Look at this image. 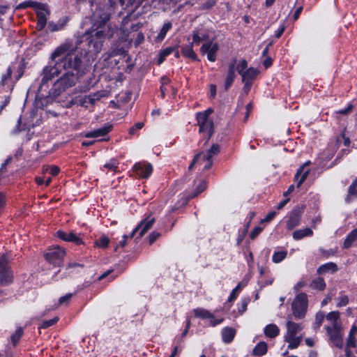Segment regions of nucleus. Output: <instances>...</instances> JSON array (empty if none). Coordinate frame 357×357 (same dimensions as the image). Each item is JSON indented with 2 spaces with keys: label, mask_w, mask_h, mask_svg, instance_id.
<instances>
[{
  "label": "nucleus",
  "mask_w": 357,
  "mask_h": 357,
  "mask_svg": "<svg viewBox=\"0 0 357 357\" xmlns=\"http://www.w3.org/2000/svg\"><path fill=\"white\" fill-rule=\"evenodd\" d=\"M81 42L78 39L66 40L51 53L50 60L53 65L46 66L43 70L38 96H44L41 94L44 86L56 76L61 75L53 84V94L59 96L75 86L85 74L82 60L83 54L79 50Z\"/></svg>",
  "instance_id": "nucleus-1"
},
{
  "label": "nucleus",
  "mask_w": 357,
  "mask_h": 357,
  "mask_svg": "<svg viewBox=\"0 0 357 357\" xmlns=\"http://www.w3.org/2000/svg\"><path fill=\"white\" fill-rule=\"evenodd\" d=\"M93 20L100 18V24L96 29H92L87 31L86 36L89 40V52L97 54L101 51L104 40L111 38L114 34V31L110 25L105 24L106 21L109 20V15L107 13L100 14L96 10L93 14Z\"/></svg>",
  "instance_id": "nucleus-2"
},
{
  "label": "nucleus",
  "mask_w": 357,
  "mask_h": 357,
  "mask_svg": "<svg viewBox=\"0 0 357 357\" xmlns=\"http://www.w3.org/2000/svg\"><path fill=\"white\" fill-rule=\"evenodd\" d=\"M308 306L307 296L305 293L298 294L291 303L292 312L295 318L301 319L305 317Z\"/></svg>",
  "instance_id": "nucleus-3"
},
{
  "label": "nucleus",
  "mask_w": 357,
  "mask_h": 357,
  "mask_svg": "<svg viewBox=\"0 0 357 357\" xmlns=\"http://www.w3.org/2000/svg\"><path fill=\"white\" fill-rule=\"evenodd\" d=\"M14 281V273L9 261L3 255L0 257V287L10 285Z\"/></svg>",
  "instance_id": "nucleus-4"
},
{
  "label": "nucleus",
  "mask_w": 357,
  "mask_h": 357,
  "mask_svg": "<svg viewBox=\"0 0 357 357\" xmlns=\"http://www.w3.org/2000/svg\"><path fill=\"white\" fill-rule=\"evenodd\" d=\"M219 145L213 144L209 150L205 153H199L197 154L191 164L189 166V169H192L193 165L197 162H204V169H208L212 165V158L219 153Z\"/></svg>",
  "instance_id": "nucleus-5"
},
{
  "label": "nucleus",
  "mask_w": 357,
  "mask_h": 357,
  "mask_svg": "<svg viewBox=\"0 0 357 357\" xmlns=\"http://www.w3.org/2000/svg\"><path fill=\"white\" fill-rule=\"evenodd\" d=\"M247 68V61L245 59H242L239 61L236 66V70L241 75L242 82H252L257 78L259 71L255 68Z\"/></svg>",
  "instance_id": "nucleus-6"
},
{
  "label": "nucleus",
  "mask_w": 357,
  "mask_h": 357,
  "mask_svg": "<svg viewBox=\"0 0 357 357\" xmlns=\"http://www.w3.org/2000/svg\"><path fill=\"white\" fill-rule=\"evenodd\" d=\"M66 251L59 247L50 250L44 255L45 259L54 266H61L63 262Z\"/></svg>",
  "instance_id": "nucleus-7"
},
{
  "label": "nucleus",
  "mask_w": 357,
  "mask_h": 357,
  "mask_svg": "<svg viewBox=\"0 0 357 357\" xmlns=\"http://www.w3.org/2000/svg\"><path fill=\"white\" fill-rule=\"evenodd\" d=\"M193 313L195 317L196 318H199L202 319H210L209 326L211 327H215L222 324L225 320L223 317L216 318L215 316L209 310L202 307H197L194 309Z\"/></svg>",
  "instance_id": "nucleus-8"
},
{
  "label": "nucleus",
  "mask_w": 357,
  "mask_h": 357,
  "mask_svg": "<svg viewBox=\"0 0 357 357\" xmlns=\"http://www.w3.org/2000/svg\"><path fill=\"white\" fill-rule=\"evenodd\" d=\"M326 330L333 344L336 347L341 349L343 347V339L340 334V326L338 324H333V327L326 326Z\"/></svg>",
  "instance_id": "nucleus-9"
},
{
  "label": "nucleus",
  "mask_w": 357,
  "mask_h": 357,
  "mask_svg": "<svg viewBox=\"0 0 357 357\" xmlns=\"http://www.w3.org/2000/svg\"><path fill=\"white\" fill-rule=\"evenodd\" d=\"M219 49V45L216 42L210 41L204 43L200 51L202 54H207V59L211 62H214L216 60V52Z\"/></svg>",
  "instance_id": "nucleus-10"
},
{
  "label": "nucleus",
  "mask_w": 357,
  "mask_h": 357,
  "mask_svg": "<svg viewBox=\"0 0 357 357\" xmlns=\"http://www.w3.org/2000/svg\"><path fill=\"white\" fill-rule=\"evenodd\" d=\"M134 171L141 178H149L153 172V167L150 163L139 162L135 165Z\"/></svg>",
  "instance_id": "nucleus-11"
},
{
  "label": "nucleus",
  "mask_w": 357,
  "mask_h": 357,
  "mask_svg": "<svg viewBox=\"0 0 357 357\" xmlns=\"http://www.w3.org/2000/svg\"><path fill=\"white\" fill-rule=\"evenodd\" d=\"M56 236L64 241L74 243L77 245H79L84 243L82 238L77 236L73 232L66 233L61 230H59L56 231Z\"/></svg>",
  "instance_id": "nucleus-12"
},
{
  "label": "nucleus",
  "mask_w": 357,
  "mask_h": 357,
  "mask_svg": "<svg viewBox=\"0 0 357 357\" xmlns=\"http://www.w3.org/2000/svg\"><path fill=\"white\" fill-rule=\"evenodd\" d=\"M112 124L107 123L102 128L86 132L84 136L87 138L103 137L112 130Z\"/></svg>",
  "instance_id": "nucleus-13"
},
{
  "label": "nucleus",
  "mask_w": 357,
  "mask_h": 357,
  "mask_svg": "<svg viewBox=\"0 0 357 357\" xmlns=\"http://www.w3.org/2000/svg\"><path fill=\"white\" fill-rule=\"evenodd\" d=\"M236 330L232 327H225L222 329V340L225 344L231 343L236 335Z\"/></svg>",
  "instance_id": "nucleus-14"
},
{
  "label": "nucleus",
  "mask_w": 357,
  "mask_h": 357,
  "mask_svg": "<svg viewBox=\"0 0 357 357\" xmlns=\"http://www.w3.org/2000/svg\"><path fill=\"white\" fill-rule=\"evenodd\" d=\"M213 132V123L211 119L206 123H205L203 126H199V132L203 134V135L206 138V141H208L211 137Z\"/></svg>",
  "instance_id": "nucleus-15"
},
{
  "label": "nucleus",
  "mask_w": 357,
  "mask_h": 357,
  "mask_svg": "<svg viewBox=\"0 0 357 357\" xmlns=\"http://www.w3.org/2000/svg\"><path fill=\"white\" fill-rule=\"evenodd\" d=\"M338 270V267L336 264L333 262H328L321 265L317 269V273L318 274H324L326 273H335Z\"/></svg>",
  "instance_id": "nucleus-16"
},
{
  "label": "nucleus",
  "mask_w": 357,
  "mask_h": 357,
  "mask_svg": "<svg viewBox=\"0 0 357 357\" xmlns=\"http://www.w3.org/2000/svg\"><path fill=\"white\" fill-rule=\"evenodd\" d=\"M303 210V207L301 206L294 208L289 214L288 223H298L301 220Z\"/></svg>",
  "instance_id": "nucleus-17"
},
{
  "label": "nucleus",
  "mask_w": 357,
  "mask_h": 357,
  "mask_svg": "<svg viewBox=\"0 0 357 357\" xmlns=\"http://www.w3.org/2000/svg\"><path fill=\"white\" fill-rule=\"evenodd\" d=\"M286 326L287 332L285 336H296L298 332L303 329L300 324H297L291 321H288Z\"/></svg>",
  "instance_id": "nucleus-18"
},
{
  "label": "nucleus",
  "mask_w": 357,
  "mask_h": 357,
  "mask_svg": "<svg viewBox=\"0 0 357 357\" xmlns=\"http://www.w3.org/2000/svg\"><path fill=\"white\" fill-rule=\"evenodd\" d=\"M264 333L266 337L275 338L279 335L280 329L276 324H269L265 326Z\"/></svg>",
  "instance_id": "nucleus-19"
},
{
  "label": "nucleus",
  "mask_w": 357,
  "mask_h": 357,
  "mask_svg": "<svg viewBox=\"0 0 357 357\" xmlns=\"http://www.w3.org/2000/svg\"><path fill=\"white\" fill-rule=\"evenodd\" d=\"M309 286L312 289L323 291L326 289V284L323 278L318 277L312 280Z\"/></svg>",
  "instance_id": "nucleus-20"
},
{
  "label": "nucleus",
  "mask_w": 357,
  "mask_h": 357,
  "mask_svg": "<svg viewBox=\"0 0 357 357\" xmlns=\"http://www.w3.org/2000/svg\"><path fill=\"white\" fill-rule=\"evenodd\" d=\"M312 234V230L309 227H306L302 229H297L294 231L292 236L295 240H301L304 237L311 236Z\"/></svg>",
  "instance_id": "nucleus-21"
},
{
  "label": "nucleus",
  "mask_w": 357,
  "mask_h": 357,
  "mask_svg": "<svg viewBox=\"0 0 357 357\" xmlns=\"http://www.w3.org/2000/svg\"><path fill=\"white\" fill-rule=\"evenodd\" d=\"M305 165L301 167L295 175V181L297 183V187L299 188L305 181L309 174V170H304Z\"/></svg>",
  "instance_id": "nucleus-22"
},
{
  "label": "nucleus",
  "mask_w": 357,
  "mask_h": 357,
  "mask_svg": "<svg viewBox=\"0 0 357 357\" xmlns=\"http://www.w3.org/2000/svg\"><path fill=\"white\" fill-rule=\"evenodd\" d=\"M357 240V228L349 232L343 243V248L348 249L351 247L353 243Z\"/></svg>",
  "instance_id": "nucleus-23"
},
{
  "label": "nucleus",
  "mask_w": 357,
  "mask_h": 357,
  "mask_svg": "<svg viewBox=\"0 0 357 357\" xmlns=\"http://www.w3.org/2000/svg\"><path fill=\"white\" fill-rule=\"evenodd\" d=\"M268 349L267 344L262 341L256 344L252 350V354L256 356H261L266 354Z\"/></svg>",
  "instance_id": "nucleus-24"
},
{
  "label": "nucleus",
  "mask_w": 357,
  "mask_h": 357,
  "mask_svg": "<svg viewBox=\"0 0 357 357\" xmlns=\"http://www.w3.org/2000/svg\"><path fill=\"white\" fill-rule=\"evenodd\" d=\"M235 76L234 64H231L229 67L228 73L225 82V90H227L231 86L232 83L234 82Z\"/></svg>",
  "instance_id": "nucleus-25"
},
{
  "label": "nucleus",
  "mask_w": 357,
  "mask_h": 357,
  "mask_svg": "<svg viewBox=\"0 0 357 357\" xmlns=\"http://www.w3.org/2000/svg\"><path fill=\"white\" fill-rule=\"evenodd\" d=\"M285 341L289 343V349H294L300 345L301 337L297 336H285Z\"/></svg>",
  "instance_id": "nucleus-26"
},
{
  "label": "nucleus",
  "mask_w": 357,
  "mask_h": 357,
  "mask_svg": "<svg viewBox=\"0 0 357 357\" xmlns=\"http://www.w3.org/2000/svg\"><path fill=\"white\" fill-rule=\"evenodd\" d=\"M287 254L286 249L275 251L272 256V261L275 264L280 263L287 257Z\"/></svg>",
  "instance_id": "nucleus-27"
},
{
  "label": "nucleus",
  "mask_w": 357,
  "mask_h": 357,
  "mask_svg": "<svg viewBox=\"0 0 357 357\" xmlns=\"http://www.w3.org/2000/svg\"><path fill=\"white\" fill-rule=\"evenodd\" d=\"M172 24L170 22H165L155 38L157 42H161L166 36L167 33L172 29Z\"/></svg>",
  "instance_id": "nucleus-28"
},
{
  "label": "nucleus",
  "mask_w": 357,
  "mask_h": 357,
  "mask_svg": "<svg viewBox=\"0 0 357 357\" xmlns=\"http://www.w3.org/2000/svg\"><path fill=\"white\" fill-rule=\"evenodd\" d=\"M206 188V183L204 181H200L196 188L195 191L192 194H191L188 199H185L183 200V204H186L189 199L195 197L199 194L202 192Z\"/></svg>",
  "instance_id": "nucleus-29"
},
{
  "label": "nucleus",
  "mask_w": 357,
  "mask_h": 357,
  "mask_svg": "<svg viewBox=\"0 0 357 357\" xmlns=\"http://www.w3.org/2000/svg\"><path fill=\"white\" fill-rule=\"evenodd\" d=\"M246 285V284H243L241 282H240L234 289H232L231 292L230 293V295L228 298V300L227 301L228 302H233L234 301L239 293L241 291V290L243 289V288Z\"/></svg>",
  "instance_id": "nucleus-30"
},
{
  "label": "nucleus",
  "mask_w": 357,
  "mask_h": 357,
  "mask_svg": "<svg viewBox=\"0 0 357 357\" xmlns=\"http://www.w3.org/2000/svg\"><path fill=\"white\" fill-rule=\"evenodd\" d=\"M23 334V328L22 327H18L15 330V333L11 335L10 341L13 347H16L18 344Z\"/></svg>",
  "instance_id": "nucleus-31"
},
{
  "label": "nucleus",
  "mask_w": 357,
  "mask_h": 357,
  "mask_svg": "<svg viewBox=\"0 0 357 357\" xmlns=\"http://www.w3.org/2000/svg\"><path fill=\"white\" fill-rule=\"evenodd\" d=\"M211 112L212 110L208 109L204 112H200L197 114V119L199 127L202 125L203 126L205 123L211 120V119H209V114L211 113Z\"/></svg>",
  "instance_id": "nucleus-32"
},
{
  "label": "nucleus",
  "mask_w": 357,
  "mask_h": 357,
  "mask_svg": "<svg viewBox=\"0 0 357 357\" xmlns=\"http://www.w3.org/2000/svg\"><path fill=\"white\" fill-rule=\"evenodd\" d=\"M142 225H137V226L132 229V232L127 235V234H124L123 236H122V240H121L119 243V244L117 245V247L118 246H120L121 248H123L126 246V243H127V241L128 239H132L134 236L135 235V233L139 230V229L141 227Z\"/></svg>",
  "instance_id": "nucleus-33"
},
{
  "label": "nucleus",
  "mask_w": 357,
  "mask_h": 357,
  "mask_svg": "<svg viewBox=\"0 0 357 357\" xmlns=\"http://www.w3.org/2000/svg\"><path fill=\"white\" fill-rule=\"evenodd\" d=\"M181 52L185 57L190 58L194 61L197 60V55L192 49V44L190 45L183 46L181 48Z\"/></svg>",
  "instance_id": "nucleus-34"
},
{
  "label": "nucleus",
  "mask_w": 357,
  "mask_h": 357,
  "mask_svg": "<svg viewBox=\"0 0 357 357\" xmlns=\"http://www.w3.org/2000/svg\"><path fill=\"white\" fill-rule=\"evenodd\" d=\"M207 39V35L205 33H200L197 31H194L192 33V45L199 44L201 42L204 41Z\"/></svg>",
  "instance_id": "nucleus-35"
},
{
  "label": "nucleus",
  "mask_w": 357,
  "mask_h": 357,
  "mask_svg": "<svg viewBox=\"0 0 357 357\" xmlns=\"http://www.w3.org/2000/svg\"><path fill=\"white\" fill-rule=\"evenodd\" d=\"M109 238L106 236H102L94 242L95 246L100 248H107L109 244Z\"/></svg>",
  "instance_id": "nucleus-36"
},
{
  "label": "nucleus",
  "mask_w": 357,
  "mask_h": 357,
  "mask_svg": "<svg viewBox=\"0 0 357 357\" xmlns=\"http://www.w3.org/2000/svg\"><path fill=\"white\" fill-rule=\"evenodd\" d=\"M337 307H342L346 306L349 301V297L347 295L344 294V291L340 292V296L337 298Z\"/></svg>",
  "instance_id": "nucleus-37"
},
{
  "label": "nucleus",
  "mask_w": 357,
  "mask_h": 357,
  "mask_svg": "<svg viewBox=\"0 0 357 357\" xmlns=\"http://www.w3.org/2000/svg\"><path fill=\"white\" fill-rule=\"evenodd\" d=\"M249 226L250 225H244L243 228L239 230L238 235L236 238V243L238 245H239L243 241L248 232Z\"/></svg>",
  "instance_id": "nucleus-38"
},
{
  "label": "nucleus",
  "mask_w": 357,
  "mask_h": 357,
  "mask_svg": "<svg viewBox=\"0 0 357 357\" xmlns=\"http://www.w3.org/2000/svg\"><path fill=\"white\" fill-rule=\"evenodd\" d=\"M357 196V188L354 185V184H351L349 190H348V195L346 197V201L347 202H350L352 201L354 198H356Z\"/></svg>",
  "instance_id": "nucleus-39"
},
{
  "label": "nucleus",
  "mask_w": 357,
  "mask_h": 357,
  "mask_svg": "<svg viewBox=\"0 0 357 357\" xmlns=\"http://www.w3.org/2000/svg\"><path fill=\"white\" fill-rule=\"evenodd\" d=\"M58 321H59V317H54V318L50 319L49 320H45L41 324V326L40 327L42 328H49V327L56 324L58 322Z\"/></svg>",
  "instance_id": "nucleus-40"
},
{
  "label": "nucleus",
  "mask_w": 357,
  "mask_h": 357,
  "mask_svg": "<svg viewBox=\"0 0 357 357\" xmlns=\"http://www.w3.org/2000/svg\"><path fill=\"white\" fill-rule=\"evenodd\" d=\"M319 251L321 255L326 259L330 257L331 256H333L337 253V250L334 249L324 250L323 248H320Z\"/></svg>",
  "instance_id": "nucleus-41"
},
{
  "label": "nucleus",
  "mask_w": 357,
  "mask_h": 357,
  "mask_svg": "<svg viewBox=\"0 0 357 357\" xmlns=\"http://www.w3.org/2000/svg\"><path fill=\"white\" fill-rule=\"evenodd\" d=\"M249 300L247 298L241 299V303L238 307V311L240 314H243L247 310Z\"/></svg>",
  "instance_id": "nucleus-42"
},
{
  "label": "nucleus",
  "mask_w": 357,
  "mask_h": 357,
  "mask_svg": "<svg viewBox=\"0 0 357 357\" xmlns=\"http://www.w3.org/2000/svg\"><path fill=\"white\" fill-rule=\"evenodd\" d=\"M340 317V312L338 311H333L326 315V319L330 321H333L334 324L337 323V320Z\"/></svg>",
  "instance_id": "nucleus-43"
},
{
  "label": "nucleus",
  "mask_w": 357,
  "mask_h": 357,
  "mask_svg": "<svg viewBox=\"0 0 357 357\" xmlns=\"http://www.w3.org/2000/svg\"><path fill=\"white\" fill-rule=\"evenodd\" d=\"M49 172L52 176H56L59 172V168L57 166L44 167L43 172Z\"/></svg>",
  "instance_id": "nucleus-44"
},
{
  "label": "nucleus",
  "mask_w": 357,
  "mask_h": 357,
  "mask_svg": "<svg viewBox=\"0 0 357 357\" xmlns=\"http://www.w3.org/2000/svg\"><path fill=\"white\" fill-rule=\"evenodd\" d=\"M273 282V278H272L267 279V280L259 279V280H258V285L259 286L260 289H261L262 288L265 287L266 286L272 284Z\"/></svg>",
  "instance_id": "nucleus-45"
},
{
  "label": "nucleus",
  "mask_w": 357,
  "mask_h": 357,
  "mask_svg": "<svg viewBox=\"0 0 357 357\" xmlns=\"http://www.w3.org/2000/svg\"><path fill=\"white\" fill-rule=\"evenodd\" d=\"M263 228L261 227H255L250 233V238L254 240L262 231Z\"/></svg>",
  "instance_id": "nucleus-46"
},
{
  "label": "nucleus",
  "mask_w": 357,
  "mask_h": 357,
  "mask_svg": "<svg viewBox=\"0 0 357 357\" xmlns=\"http://www.w3.org/2000/svg\"><path fill=\"white\" fill-rule=\"evenodd\" d=\"M100 99V96L98 95H89L84 98V102H89L91 105H93L96 100Z\"/></svg>",
  "instance_id": "nucleus-47"
},
{
  "label": "nucleus",
  "mask_w": 357,
  "mask_h": 357,
  "mask_svg": "<svg viewBox=\"0 0 357 357\" xmlns=\"http://www.w3.org/2000/svg\"><path fill=\"white\" fill-rule=\"evenodd\" d=\"M356 347V341L352 334L349 335V337L347 342V347L355 348Z\"/></svg>",
  "instance_id": "nucleus-48"
},
{
  "label": "nucleus",
  "mask_w": 357,
  "mask_h": 357,
  "mask_svg": "<svg viewBox=\"0 0 357 357\" xmlns=\"http://www.w3.org/2000/svg\"><path fill=\"white\" fill-rule=\"evenodd\" d=\"M307 285V282L303 279L299 280L294 287V290L295 292L299 291L303 287Z\"/></svg>",
  "instance_id": "nucleus-49"
},
{
  "label": "nucleus",
  "mask_w": 357,
  "mask_h": 357,
  "mask_svg": "<svg viewBox=\"0 0 357 357\" xmlns=\"http://www.w3.org/2000/svg\"><path fill=\"white\" fill-rule=\"evenodd\" d=\"M46 22H47L46 17L41 16L40 17H38L37 28L40 30L43 29L45 26Z\"/></svg>",
  "instance_id": "nucleus-50"
},
{
  "label": "nucleus",
  "mask_w": 357,
  "mask_h": 357,
  "mask_svg": "<svg viewBox=\"0 0 357 357\" xmlns=\"http://www.w3.org/2000/svg\"><path fill=\"white\" fill-rule=\"evenodd\" d=\"M104 167L110 170L115 171L117 168V162L115 160H111L104 165Z\"/></svg>",
  "instance_id": "nucleus-51"
},
{
  "label": "nucleus",
  "mask_w": 357,
  "mask_h": 357,
  "mask_svg": "<svg viewBox=\"0 0 357 357\" xmlns=\"http://www.w3.org/2000/svg\"><path fill=\"white\" fill-rule=\"evenodd\" d=\"M160 236V233L156 231L151 232L149 236V245H152Z\"/></svg>",
  "instance_id": "nucleus-52"
},
{
  "label": "nucleus",
  "mask_w": 357,
  "mask_h": 357,
  "mask_svg": "<svg viewBox=\"0 0 357 357\" xmlns=\"http://www.w3.org/2000/svg\"><path fill=\"white\" fill-rule=\"evenodd\" d=\"M73 296V294L68 293V294H66L65 296L60 297L59 299V303L60 305H62L65 303H68L71 299Z\"/></svg>",
  "instance_id": "nucleus-53"
},
{
  "label": "nucleus",
  "mask_w": 357,
  "mask_h": 357,
  "mask_svg": "<svg viewBox=\"0 0 357 357\" xmlns=\"http://www.w3.org/2000/svg\"><path fill=\"white\" fill-rule=\"evenodd\" d=\"M77 268H84V265L83 264H79V263H76V262H73V263L70 262V263H68L66 266L67 270L77 269Z\"/></svg>",
  "instance_id": "nucleus-54"
},
{
  "label": "nucleus",
  "mask_w": 357,
  "mask_h": 357,
  "mask_svg": "<svg viewBox=\"0 0 357 357\" xmlns=\"http://www.w3.org/2000/svg\"><path fill=\"white\" fill-rule=\"evenodd\" d=\"M176 48L174 47H167L161 52V57L165 58L166 56L172 54L173 52H174Z\"/></svg>",
  "instance_id": "nucleus-55"
},
{
  "label": "nucleus",
  "mask_w": 357,
  "mask_h": 357,
  "mask_svg": "<svg viewBox=\"0 0 357 357\" xmlns=\"http://www.w3.org/2000/svg\"><path fill=\"white\" fill-rule=\"evenodd\" d=\"M144 126V123L138 122L135 124V126L129 129V133L130 135H134L135 133L136 130H139L142 128Z\"/></svg>",
  "instance_id": "nucleus-56"
},
{
  "label": "nucleus",
  "mask_w": 357,
  "mask_h": 357,
  "mask_svg": "<svg viewBox=\"0 0 357 357\" xmlns=\"http://www.w3.org/2000/svg\"><path fill=\"white\" fill-rule=\"evenodd\" d=\"M48 14L47 8L45 6H41L38 10H37V17H40L41 16L46 17V15Z\"/></svg>",
  "instance_id": "nucleus-57"
},
{
  "label": "nucleus",
  "mask_w": 357,
  "mask_h": 357,
  "mask_svg": "<svg viewBox=\"0 0 357 357\" xmlns=\"http://www.w3.org/2000/svg\"><path fill=\"white\" fill-rule=\"evenodd\" d=\"M64 24H49V28L52 31H59L63 29Z\"/></svg>",
  "instance_id": "nucleus-58"
},
{
  "label": "nucleus",
  "mask_w": 357,
  "mask_h": 357,
  "mask_svg": "<svg viewBox=\"0 0 357 357\" xmlns=\"http://www.w3.org/2000/svg\"><path fill=\"white\" fill-rule=\"evenodd\" d=\"M144 40V34L142 32H139L137 33L136 38L135 39V45L136 46L141 44Z\"/></svg>",
  "instance_id": "nucleus-59"
},
{
  "label": "nucleus",
  "mask_w": 357,
  "mask_h": 357,
  "mask_svg": "<svg viewBox=\"0 0 357 357\" xmlns=\"http://www.w3.org/2000/svg\"><path fill=\"white\" fill-rule=\"evenodd\" d=\"M155 221H156L155 218L153 217L152 215H149L146 218H145L144 219L142 220L139 222V223H146V224L153 223Z\"/></svg>",
  "instance_id": "nucleus-60"
},
{
  "label": "nucleus",
  "mask_w": 357,
  "mask_h": 357,
  "mask_svg": "<svg viewBox=\"0 0 357 357\" xmlns=\"http://www.w3.org/2000/svg\"><path fill=\"white\" fill-rule=\"evenodd\" d=\"M275 212H271L266 215V216L261 220V223H266L270 222L273 220V217L275 215Z\"/></svg>",
  "instance_id": "nucleus-61"
},
{
  "label": "nucleus",
  "mask_w": 357,
  "mask_h": 357,
  "mask_svg": "<svg viewBox=\"0 0 357 357\" xmlns=\"http://www.w3.org/2000/svg\"><path fill=\"white\" fill-rule=\"evenodd\" d=\"M243 83L244 84L243 90L245 94H248V92L250 91L252 82H243Z\"/></svg>",
  "instance_id": "nucleus-62"
},
{
  "label": "nucleus",
  "mask_w": 357,
  "mask_h": 357,
  "mask_svg": "<svg viewBox=\"0 0 357 357\" xmlns=\"http://www.w3.org/2000/svg\"><path fill=\"white\" fill-rule=\"evenodd\" d=\"M215 4V0H208L204 3L202 7H203V8L208 9V8L213 7Z\"/></svg>",
  "instance_id": "nucleus-63"
},
{
  "label": "nucleus",
  "mask_w": 357,
  "mask_h": 357,
  "mask_svg": "<svg viewBox=\"0 0 357 357\" xmlns=\"http://www.w3.org/2000/svg\"><path fill=\"white\" fill-rule=\"evenodd\" d=\"M284 29H285L284 26H283V25L280 26L278 28V29L275 31V36L278 38H280L283 34Z\"/></svg>",
  "instance_id": "nucleus-64"
}]
</instances>
